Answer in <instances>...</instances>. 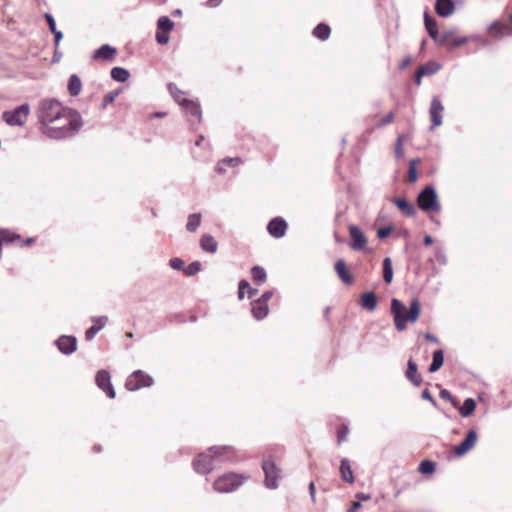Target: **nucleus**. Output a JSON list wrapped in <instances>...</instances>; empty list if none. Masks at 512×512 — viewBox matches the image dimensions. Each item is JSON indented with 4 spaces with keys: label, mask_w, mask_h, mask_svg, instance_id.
I'll list each match as a JSON object with an SVG mask.
<instances>
[{
    "label": "nucleus",
    "mask_w": 512,
    "mask_h": 512,
    "mask_svg": "<svg viewBox=\"0 0 512 512\" xmlns=\"http://www.w3.org/2000/svg\"><path fill=\"white\" fill-rule=\"evenodd\" d=\"M444 106L438 97H434L430 103L429 114L431 118V130L443 123Z\"/></svg>",
    "instance_id": "2eb2a0df"
},
{
    "label": "nucleus",
    "mask_w": 512,
    "mask_h": 512,
    "mask_svg": "<svg viewBox=\"0 0 512 512\" xmlns=\"http://www.w3.org/2000/svg\"><path fill=\"white\" fill-rule=\"evenodd\" d=\"M424 24L427 30L428 35L441 46H445L448 44L449 40L453 37V31H445L442 35L438 33L437 22L434 18L429 16L428 13L424 14Z\"/></svg>",
    "instance_id": "423d86ee"
},
{
    "label": "nucleus",
    "mask_w": 512,
    "mask_h": 512,
    "mask_svg": "<svg viewBox=\"0 0 512 512\" xmlns=\"http://www.w3.org/2000/svg\"><path fill=\"white\" fill-rule=\"evenodd\" d=\"M236 460L235 451L232 446H212L207 451L197 455L192 466L199 474H208L214 469L221 467L224 463Z\"/></svg>",
    "instance_id": "f03ea898"
},
{
    "label": "nucleus",
    "mask_w": 512,
    "mask_h": 512,
    "mask_svg": "<svg viewBox=\"0 0 512 512\" xmlns=\"http://www.w3.org/2000/svg\"><path fill=\"white\" fill-rule=\"evenodd\" d=\"M200 247L205 252L214 254L217 252L218 243L210 234H203L200 238Z\"/></svg>",
    "instance_id": "a878e982"
},
{
    "label": "nucleus",
    "mask_w": 512,
    "mask_h": 512,
    "mask_svg": "<svg viewBox=\"0 0 512 512\" xmlns=\"http://www.w3.org/2000/svg\"><path fill=\"white\" fill-rule=\"evenodd\" d=\"M274 294V291L273 290H268V291H265L260 298H258L259 300L263 301L264 303H267L268 304V301L272 298Z\"/></svg>",
    "instance_id": "4d7b16f0"
},
{
    "label": "nucleus",
    "mask_w": 512,
    "mask_h": 512,
    "mask_svg": "<svg viewBox=\"0 0 512 512\" xmlns=\"http://www.w3.org/2000/svg\"><path fill=\"white\" fill-rule=\"evenodd\" d=\"M394 228L393 226H385V227H382L380 229H378L377 231V237L381 240L389 237L391 235V233L393 232Z\"/></svg>",
    "instance_id": "c03bdc74"
},
{
    "label": "nucleus",
    "mask_w": 512,
    "mask_h": 512,
    "mask_svg": "<svg viewBox=\"0 0 512 512\" xmlns=\"http://www.w3.org/2000/svg\"><path fill=\"white\" fill-rule=\"evenodd\" d=\"M457 408L462 417H469L476 409V402L473 398H467L464 400L463 405Z\"/></svg>",
    "instance_id": "2f4dec72"
},
{
    "label": "nucleus",
    "mask_w": 512,
    "mask_h": 512,
    "mask_svg": "<svg viewBox=\"0 0 512 512\" xmlns=\"http://www.w3.org/2000/svg\"><path fill=\"white\" fill-rule=\"evenodd\" d=\"M421 312V304L417 298L412 299L409 310L397 298L391 300V314L394 319L395 328L398 331H403L407 327V322H416Z\"/></svg>",
    "instance_id": "7ed1b4c3"
},
{
    "label": "nucleus",
    "mask_w": 512,
    "mask_h": 512,
    "mask_svg": "<svg viewBox=\"0 0 512 512\" xmlns=\"http://www.w3.org/2000/svg\"><path fill=\"white\" fill-rule=\"evenodd\" d=\"M251 276L255 284L261 285L263 284L267 279V273L265 269L261 266H253L251 268Z\"/></svg>",
    "instance_id": "72a5a7b5"
},
{
    "label": "nucleus",
    "mask_w": 512,
    "mask_h": 512,
    "mask_svg": "<svg viewBox=\"0 0 512 512\" xmlns=\"http://www.w3.org/2000/svg\"><path fill=\"white\" fill-rule=\"evenodd\" d=\"M455 10V4L452 0H436L435 11L443 18H447L453 14Z\"/></svg>",
    "instance_id": "6ab92c4d"
},
{
    "label": "nucleus",
    "mask_w": 512,
    "mask_h": 512,
    "mask_svg": "<svg viewBox=\"0 0 512 512\" xmlns=\"http://www.w3.org/2000/svg\"><path fill=\"white\" fill-rule=\"evenodd\" d=\"M96 385L101 389L107 397L114 399L116 397V391L111 383V376L107 370H99L95 377Z\"/></svg>",
    "instance_id": "9b49d317"
},
{
    "label": "nucleus",
    "mask_w": 512,
    "mask_h": 512,
    "mask_svg": "<svg viewBox=\"0 0 512 512\" xmlns=\"http://www.w3.org/2000/svg\"><path fill=\"white\" fill-rule=\"evenodd\" d=\"M355 497L358 499V501L362 502V501H368L371 499V495L370 494H365V493H362V492H359L355 495Z\"/></svg>",
    "instance_id": "e2e57ef3"
},
{
    "label": "nucleus",
    "mask_w": 512,
    "mask_h": 512,
    "mask_svg": "<svg viewBox=\"0 0 512 512\" xmlns=\"http://www.w3.org/2000/svg\"><path fill=\"white\" fill-rule=\"evenodd\" d=\"M436 464L431 460H423L419 465V471L422 474H431L435 471Z\"/></svg>",
    "instance_id": "58836bf2"
},
{
    "label": "nucleus",
    "mask_w": 512,
    "mask_h": 512,
    "mask_svg": "<svg viewBox=\"0 0 512 512\" xmlns=\"http://www.w3.org/2000/svg\"><path fill=\"white\" fill-rule=\"evenodd\" d=\"M174 28V22L168 16H161L157 20V30L170 33Z\"/></svg>",
    "instance_id": "f704fd0d"
},
{
    "label": "nucleus",
    "mask_w": 512,
    "mask_h": 512,
    "mask_svg": "<svg viewBox=\"0 0 512 512\" xmlns=\"http://www.w3.org/2000/svg\"><path fill=\"white\" fill-rule=\"evenodd\" d=\"M419 162V159H412L409 163L408 169V181L414 183L417 181L418 174L416 169V164Z\"/></svg>",
    "instance_id": "ea45409f"
},
{
    "label": "nucleus",
    "mask_w": 512,
    "mask_h": 512,
    "mask_svg": "<svg viewBox=\"0 0 512 512\" xmlns=\"http://www.w3.org/2000/svg\"><path fill=\"white\" fill-rule=\"evenodd\" d=\"M405 376L415 386H420L423 381L422 376L418 373V366L412 359L407 362Z\"/></svg>",
    "instance_id": "aec40b11"
},
{
    "label": "nucleus",
    "mask_w": 512,
    "mask_h": 512,
    "mask_svg": "<svg viewBox=\"0 0 512 512\" xmlns=\"http://www.w3.org/2000/svg\"><path fill=\"white\" fill-rule=\"evenodd\" d=\"M347 434H348V427L347 426H343L341 429L338 430L337 432V439H338V442H343L346 440V437H347Z\"/></svg>",
    "instance_id": "5fc2aeb1"
},
{
    "label": "nucleus",
    "mask_w": 512,
    "mask_h": 512,
    "mask_svg": "<svg viewBox=\"0 0 512 512\" xmlns=\"http://www.w3.org/2000/svg\"><path fill=\"white\" fill-rule=\"evenodd\" d=\"M177 102L184 108L186 114L189 116V122L191 126L200 123L202 118L201 106L198 102L183 98L182 100L177 99Z\"/></svg>",
    "instance_id": "1a4fd4ad"
},
{
    "label": "nucleus",
    "mask_w": 512,
    "mask_h": 512,
    "mask_svg": "<svg viewBox=\"0 0 512 512\" xmlns=\"http://www.w3.org/2000/svg\"><path fill=\"white\" fill-rule=\"evenodd\" d=\"M120 94V89L108 92L103 97L102 109H105L109 104L113 103L115 98Z\"/></svg>",
    "instance_id": "a19ab883"
},
{
    "label": "nucleus",
    "mask_w": 512,
    "mask_h": 512,
    "mask_svg": "<svg viewBox=\"0 0 512 512\" xmlns=\"http://www.w3.org/2000/svg\"><path fill=\"white\" fill-rule=\"evenodd\" d=\"M488 31L492 33L495 39L512 37V14L509 16L508 24L496 20L489 25Z\"/></svg>",
    "instance_id": "f8f14e48"
},
{
    "label": "nucleus",
    "mask_w": 512,
    "mask_h": 512,
    "mask_svg": "<svg viewBox=\"0 0 512 512\" xmlns=\"http://www.w3.org/2000/svg\"><path fill=\"white\" fill-rule=\"evenodd\" d=\"M202 269V264L200 261L191 262L185 269L184 273L186 276H194Z\"/></svg>",
    "instance_id": "4c0bfd02"
},
{
    "label": "nucleus",
    "mask_w": 512,
    "mask_h": 512,
    "mask_svg": "<svg viewBox=\"0 0 512 512\" xmlns=\"http://www.w3.org/2000/svg\"><path fill=\"white\" fill-rule=\"evenodd\" d=\"M312 34L317 39L325 41L329 38L331 34V28L328 24L322 22L316 25V27L312 31Z\"/></svg>",
    "instance_id": "c756f323"
},
{
    "label": "nucleus",
    "mask_w": 512,
    "mask_h": 512,
    "mask_svg": "<svg viewBox=\"0 0 512 512\" xmlns=\"http://www.w3.org/2000/svg\"><path fill=\"white\" fill-rule=\"evenodd\" d=\"M111 78L117 82H125L128 80L130 73L126 68L113 67L110 71Z\"/></svg>",
    "instance_id": "473e14b6"
},
{
    "label": "nucleus",
    "mask_w": 512,
    "mask_h": 512,
    "mask_svg": "<svg viewBox=\"0 0 512 512\" xmlns=\"http://www.w3.org/2000/svg\"><path fill=\"white\" fill-rule=\"evenodd\" d=\"M360 508H361V502L355 501L352 503V505L350 506V508L348 509L347 512H356Z\"/></svg>",
    "instance_id": "338daca9"
},
{
    "label": "nucleus",
    "mask_w": 512,
    "mask_h": 512,
    "mask_svg": "<svg viewBox=\"0 0 512 512\" xmlns=\"http://www.w3.org/2000/svg\"><path fill=\"white\" fill-rule=\"evenodd\" d=\"M383 280L386 284H390L393 280L392 260L389 257L384 258L382 263Z\"/></svg>",
    "instance_id": "7c9ffc66"
},
{
    "label": "nucleus",
    "mask_w": 512,
    "mask_h": 512,
    "mask_svg": "<svg viewBox=\"0 0 512 512\" xmlns=\"http://www.w3.org/2000/svg\"><path fill=\"white\" fill-rule=\"evenodd\" d=\"M116 53V48L109 44H103L94 51L92 58L94 60L111 61L114 59Z\"/></svg>",
    "instance_id": "a211bd4d"
},
{
    "label": "nucleus",
    "mask_w": 512,
    "mask_h": 512,
    "mask_svg": "<svg viewBox=\"0 0 512 512\" xmlns=\"http://www.w3.org/2000/svg\"><path fill=\"white\" fill-rule=\"evenodd\" d=\"M38 119L43 133L57 140L74 136L83 124L77 111L63 107L56 99H44L40 102Z\"/></svg>",
    "instance_id": "f257e3e1"
},
{
    "label": "nucleus",
    "mask_w": 512,
    "mask_h": 512,
    "mask_svg": "<svg viewBox=\"0 0 512 512\" xmlns=\"http://www.w3.org/2000/svg\"><path fill=\"white\" fill-rule=\"evenodd\" d=\"M335 271L343 283H345V284L353 283L354 278H353L352 274L349 272V270L347 269L346 263L343 259H339L335 263Z\"/></svg>",
    "instance_id": "b1692460"
},
{
    "label": "nucleus",
    "mask_w": 512,
    "mask_h": 512,
    "mask_svg": "<svg viewBox=\"0 0 512 512\" xmlns=\"http://www.w3.org/2000/svg\"><path fill=\"white\" fill-rule=\"evenodd\" d=\"M395 155L396 157H401L403 155L402 149V136L397 138L396 146H395Z\"/></svg>",
    "instance_id": "6e6d98bb"
},
{
    "label": "nucleus",
    "mask_w": 512,
    "mask_h": 512,
    "mask_svg": "<svg viewBox=\"0 0 512 512\" xmlns=\"http://www.w3.org/2000/svg\"><path fill=\"white\" fill-rule=\"evenodd\" d=\"M68 92L71 96H77L82 89V82L78 75L72 74L68 79Z\"/></svg>",
    "instance_id": "c85d7f7f"
},
{
    "label": "nucleus",
    "mask_w": 512,
    "mask_h": 512,
    "mask_svg": "<svg viewBox=\"0 0 512 512\" xmlns=\"http://www.w3.org/2000/svg\"><path fill=\"white\" fill-rule=\"evenodd\" d=\"M54 343L64 355H71L77 350V338L72 335H61Z\"/></svg>",
    "instance_id": "ddd939ff"
},
{
    "label": "nucleus",
    "mask_w": 512,
    "mask_h": 512,
    "mask_svg": "<svg viewBox=\"0 0 512 512\" xmlns=\"http://www.w3.org/2000/svg\"><path fill=\"white\" fill-rule=\"evenodd\" d=\"M226 165L225 163H223V160L219 161L215 167V171L218 173V174H224L225 171H226Z\"/></svg>",
    "instance_id": "680f3d73"
},
{
    "label": "nucleus",
    "mask_w": 512,
    "mask_h": 512,
    "mask_svg": "<svg viewBox=\"0 0 512 512\" xmlns=\"http://www.w3.org/2000/svg\"><path fill=\"white\" fill-rule=\"evenodd\" d=\"M394 120V113L389 112L385 117L382 118V120L377 124L378 128L384 127L388 124H390Z\"/></svg>",
    "instance_id": "603ef678"
},
{
    "label": "nucleus",
    "mask_w": 512,
    "mask_h": 512,
    "mask_svg": "<svg viewBox=\"0 0 512 512\" xmlns=\"http://www.w3.org/2000/svg\"><path fill=\"white\" fill-rule=\"evenodd\" d=\"M421 397L425 400H428L434 407L437 406L436 400L431 395L430 391L428 389H424L421 393Z\"/></svg>",
    "instance_id": "864d4df0"
},
{
    "label": "nucleus",
    "mask_w": 512,
    "mask_h": 512,
    "mask_svg": "<svg viewBox=\"0 0 512 512\" xmlns=\"http://www.w3.org/2000/svg\"><path fill=\"white\" fill-rule=\"evenodd\" d=\"M169 266L174 270L184 269V261L181 258L174 257L169 260Z\"/></svg>",
    "instance_id": "a18cd8bd"
},
{
    "label": "nucleus",
    "mask_w": 512,
    "mask_h": 512,
    "mask_svg": "<svg viewBox=\"0 0 512 512\" xmlns=\"http://www.w3.org/2000/svg\"><path fill=\"white\" fill-rule=\"evenodd\" d=\"M251 312L256 320H263L269 312L268 304L256 299L251 303Z\"/></svg>",
    "instance_id": "4be33fe9"
},
{
    "label": "nucleus",
    "mask_w": 512,
    "mask_h": 512,
    "mask_svg": "<svg viewBox=\"0 0 512 512\" xmlns=\"http://www.w3.org/2000/svg\"><path fill=\"white\" fill-rule=\"evenodd\" d=\"M424 76H425L424 69H417V71L415 73V82H416L417 85L421 84V79Z\"/></svg>",
    "instance_id": "bf43d9fd"
},
{
    "label": "nucleus",
    "mask_w": 512,
    "mask_h": 512,
    "mask_svg": "<svg viewBox=\"0 0 512 512\" xmlns=\"http://www.w3.org/2000/svg\"><path fill=\"white\" fill-rule=\"evenodd\" d=\"M411 63V57H406L404 58L400 64H399V69H405L406 67H408Z\"/></svg>",
    "instance_id": "0e129e2a"
},
{
    "label": "nucleus",
    "mask_w": 512,
    "mask_h": 512,
    "mask_svg": "<svg viewBox=\"0 0 512 512\" xmlns=\"http://www.w3.org/2000/svg\"><path fill=\"white\" fill-rule=\"evenodd\" d=\"M308 490H309V494H310L312 502L315 503L316 502V488H315L314 482L309 483Z\"/></svg>",
    "instance_id": "13d9d810"
},
{
    "label": "nucleus",
    "mask_w": 512,
    "mask_h": 512,
    "mask_svg": "<svg viewBox=\"0 0 512 512\" xmlns=\"http://www.w3.org/2000/svg\"><path fill=\"white\" fill-rule=\"evenodd\" d=\"M52 34L54 35L55 46L58 47L61 40L63 39V33L59 30H55V33Z\"/></svg>",
    "instance_id": "052dcab7"
},
{
    "label": "nucleus",
    "mask_w": 512,
    "mask_h": 512,
    "mask_svg": "<svg viewBox=\"0 0 512 512\" xmlns=\"http://www.w3.org/2000/svg\"><path fill=\"white\" fill-rule=\"evenodd\" d=\"M439 396L444 400H448L453 405V407H458L459 403L457 399L447 389H441Z\"/></svg>",
    "instance_id": "79ce46f5"
},
{
    "label": "nucleus",
    "mask_w": 512,
    "mask_h": 512,
    "mask_svg": "<svg viewBox=\"0 0 512 512\" xmlns=\"http://www.w3.org/2000/svg\"><path fill=\"white\" fill-rule=\"evenodd\" d=\"M262 470L265 475L264 484L269 489H276L278 487L277 479L279 469L274 461L267 459L262 462Z\"/></svg>",
    "instance_id": "9d476101"
},
{
    "label": "nucleus",
    "mask_w": 512,
    "mask_h": 512,
    "mask_svg": "<svg viewBox=\"0 0 512 512\" xmlns=\"http://www.w3.org/2000/svg\"><path fill=\"white\" fill-rule=\"evenodd\" d=\"M393 203L407 217H413L416 214L413 204L405 198H394Z\"/></svg>",
    "instance_id": "393cba45"
},
{
    "label": "nucleus",
    "mask_w": 512,
    "mask_h": 512,
    "mask_svg": "<svg viewBox=\"0 0 512 512\" xmlns=\"http://www.w3.org/2000/svg\"><path fill=\"white\" fill-rule=\"evenodd\" d=\"M468 42V37L462 36V37H455L453 34V37L449 40L447 45H450L452 48L460 47Z\"/></svg>",
    "instance_id": "37998d69"
},
{
    "label": "nucleus",
    "mask_w": 512,
    "mask_h": 512,
    "mask_svg": "<svg viewBox=\"0 0 512 512\" xmlns=\"http://www.w3.org/2000/svg\"><path fill=\"white\" fill-rule=\"evenodd\" d=\"M444 363V351L442 349H437L432 354V362L429 365L428 371L430 373H435L443 366Z\"/></svg>",
    "instance_id": "cd10ccee"
},
{
    "label": "nucleus",
    "mask_w": 512,
    "mask_h": 512,
    "mask_svg": "<svg viewBox=\"0 0 512 512\" xmlns=\"http://www.w3.org/2000/svg\"><path fill=\"white\" fill-rule=\"evenodd\" d=\"M378 304V297L375 292L368 291L362 294L359 305L368 311H374Z\"/></svg>",
    "instance_id": "412c9836"
},
{
    "label": "nucleus",
    "mask_w": 512,
    "mask_h": 512,
    "mask_svg": "<svg viewBox=\"0 0 512 512\" xmlns=\"http://www.w3.org/2000/svg\"><path fill=\"white\" fill-rule=\"evenodd\" d=\"M349 234L351 237L350 248L353 250H361L367 243V238L361 229L356 225L349 226Z\"/></svg>",
    "instance_id": "f3484780"
},
{
    "label": "nucleus",
    "mask_w": 512,
    "mask_h": 512,
    "mask_svg": "<svg viewBox=\"0 0 512 512\" xmlns=\"http://www.w3.org/2000/svg\"><path fill=\"white\" fill-rule=\"evenodd\" d=\"M92 322H100L98 326H91L85 332L86 341H91L95 338L96 334L102 330L108 322L107 316L92 317Z\"/></svg>",
    "instance_id": "5701e85b"
},
{
    "label": "nucleus",
    "mask_w": 512,
    "mask_h": 512,
    "mask_svg": "<svg viewBox=\"0 0 512 512\" xmlns=\"http://www.w3.org/2000/svg\"><path fill=\"white\" fill-rule=\"evenodd\" d=\"M168 90L170 91V93L173 95V97L175 98V100L177 101V99L179 100H182L183 98L181 97V95L183 94L176 86V84L174 83H169L168 84Z\"/></svg>",
    "instance_id": "8fccbe9b"
},
{
    "label": "nucleus",
    "mask_w": 512,
    "mask_h": 512,
    "mask_svg": "<svg viewBox=\"0 0 512 512\" xmlns=\"http://www.w3.org/2000/svg\"><path fill=\"white\" fill-rule=\"evenodd\" d=\"M287 228H288V224H287L286 220L280 216L272 218L268 222V225H267L268 233L276 239L284 237L286 234Z\"/></svg>",
    "instance_id": "4468645a"
},
{
    "label": "nucleus",
    "mask_w": 512,
    "mask_h": 512,
    "mask_svg": "<svg viewBox=\"0 0 512 512\" xmlns=\"http://www.w3.org/2000/svg\"><path fill=\"white\" fill-rule=\"evenodd\" d=\"M341 479L347 483H353L355 478L352 472V468L348 459L343 458L340 462L339 467Z\"/></svg>",
    "instance_id": "bb28decb"
},
{
    "label": "nucleus",
    "mask_w": 512,
    "mask_h": 512,
    "mask_svg": "<svg viewBox=\"0 0 512 512\" xmlns=\"http://www.w3.org/2000/svg\"><path fill=\"white\" fill-rule=\"evenodd\" d=\"M435 259L441 265H446L448 262L447 256L441 248L436 250Z\"/></svg>",
    "instance_id": "09e8293b"
},
{
    "label": "nucleus",
    "mask_w": 512,
    "mask_h": 512,
    "mask_svg": "<svg viewBox=\"0 0 512 512\" xmlns=\"http://www.w3.org/2000/svg\"><path fill=\"white\" fill-rule=\"evenodd\" d=\"M153 378L142 370L134 371L126 380L125 387L129 391H136L153 385Z\"/></svg>",
    "instance_id": "6e6552de"
},
{
    "label": "nucleus",
    "mask_w": 512,
    "mask_h": 512,
    "mask_svg": "<svg viewBox=\"0 0 512 512\" xmlns=\"http://www.w3.org/2000/svg\"><path fill=\"white\" fill-rule=\"evenodd\" d=\"M155 38H156L157 43L160 45L167 44L170 39L169 33H164L162 31H158V30H156Z\"/></svg>",
    "instance_id": "49530a36"
},
{
    "label": "nucleus",
    "mask_w": 512,
    "mask_h": 512,
    "mask_svg": "<svg viewBox=\"0 0 512 512\" xmlns=\"http://www.w3.org/2000/svg\"><path fill=\"white\" fill-rule=\"evenodd\" d=\"M424 337H425L426 340H428L430 342L439 343L438 338L435 335L431 334V333H426L424 335Z\"/></svg>",
    "instance_id": "774afa93"
},
{
    "label": "nucleus",
    "mask_w": 512,
    "mask_h": 512,
    "mask_svg": "<svg viewBox=\"0 0 512 512\" xmlns=\"http://www.w3.org/2000/svg\"><path fill=\"white\" fill-rule=\"evenodd\" d=\"M418 69H424L425 76L434 75L441 69V65L435 61H428L421 65Z\"/></svg>",
    "instance_id": "e433bc0d"
},
{
    "label": "nucleus",
    "mask_w": 512,
    "mask_h": 512,
    "mask_svg": "<svg viewBox=\"0 0 512 512\" xmlns=\"http://www.w3.org/2000/svg\"><path fill=\"white\" fill-rule=\"evenodd\" d=\"M243 482L244 478L241 475L228 473L216 479L213 487L219 493H230L240 487Z\"/></svg>",
    "instance_id": "39448f33"
},
{
    "label": "nucleus",
    "mask_w": 512,
    "mask_h": 512,
    "mask_svg": "<svg viewBox=\"0 0 512 512\" xmlns=\"http://www.w3.org/2000/svg\"><path fill=\"white\" fill-rule=\"evenodd\" d=\"M44 18L48 24V27H49V30L51 31V33H55V30H57V27H56V21H55L53 15L50 13H45Z\"/></svg>",
    "instance_id": "de8ad7c7"
},
{
    "label": "nucleus",
    "mask_w": 512,
    "mask_h": 512,
    "mask_svg": "<svg viewBox=\"0 0 512 512\" xmlns=\"http://www.w3.org/2000/svg\"><path fill=\"white\" fill-rule=\"evenodd\" d=\"M223 163H225L226 166L236 167V166L242 164L243 161L239 157H234V158L227 157V158L223 159Z\"/></svg>",
    "instance_id": "3c124183"
},
{
    "label": "nucleus",
    "mask_w": 512,
    "mask_h": 512,
    "mask_svg": "<svg viewBox=\"0 0 512 512\" xmlns=\"http://www.w3.org/2000/svg\"><path fill=\"white\" fill-rule=\"evenodd\" d=\"M30 112V106L24 103L12 111H5L3 120L10 126H23Z\"/></svg>",
    "instance_id": "0eeeda50"
},
{
    "label": "nucleus",
    "mask_w": 512,
    "mask_h": 512,
    "mask_svg": "<svg viewBox=\"0 0 512 512\" xmlns=\"http://www.w3.org/2000/svg\"><path fill=\"white\" fill-rule=\"evenodd\" d=\"M418 207L424 212H439L441 204L436 189L432 185L425 186L416 198Z\"/></svg>",
    "instance_id": "20e7f679"
},
{
    "label": "nucleus",
    "mask_w": 512,
    "mask_h": 512,
    "mask_svg": "<svg viewBox=\"0 0 512 512\" xmlns=\"http://www.w3.org/2000/svg\"><path fill=\"white\" fill-rule=\"evenodd\" d=\"M478 439L477 432L474 429H470L465 439L454 448V453L456 456L461 457L469 452L476 444Z\"/></svg>",
    "instance_id": "dca6fc26"
},
{
    "label": "nucleus",
    "mask_w": 512,
    "mask_h": 512,
    "mask_svg": "<svg viewBox=\"0 0 512 512\" xmlns=\"http://www.w3.org/2000/svg\"><path fill=\"white\" fill-rule=\"evenodd\" d=\"M238 288H240V290H243V291H245V290L248 291V289H250V284L247 280L243 279L239 282Z\"/></svg>",
    "instance_id": "69168bd1"
},
{
    "label": "nucleus",
    "mask_w": 512,
    "mask_h": 512,
    "mask_svg": "<svg viewBox=\"0 0 512 512\" xmlns=\"http://www.w3.org/2000/svg\"><path fill=\"white\" fill-rule=\"evenodd\" d=\"M202 215L200 213H193L188 216L186 229L189 232H195L201 224Z\"/></svg>",
    "instance_id": "c9c22d12"
}]
</instances>
